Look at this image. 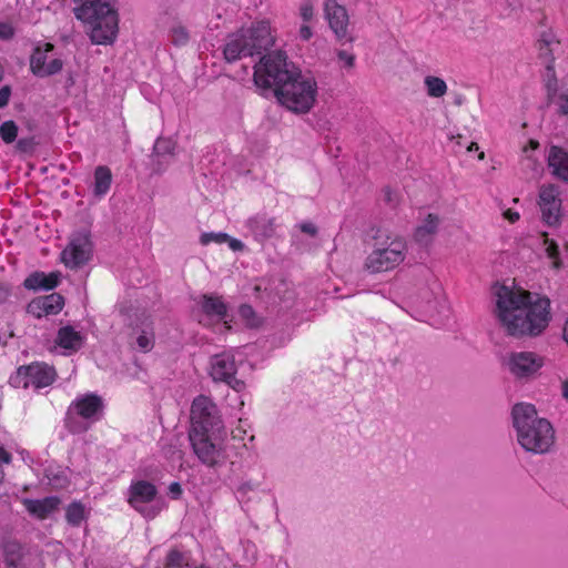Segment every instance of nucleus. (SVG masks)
<instances>
[{"mask_svg":"<svg viewBox=\"0 0 568 568\" xmlns=\"http://www.w3.org/2000/svg\"><path fill=\"white\" fill-rule=\"evenodd\" d=\"M36 143L33 139H20L17 143V149L21 152H31L33 151Z\"/></svg>","mask_w":568,"mask_h":568,"instance_id":"nucleus-43","label":"nucleus"},{"mask_svg":"<svg viewBox=\"0 0 568 568\" xmlns=\"http://www.w3.org/2000/svg\"><path fill=\"white\" fill-rule=\"evenodd\" d=\"M407 245L398 235L378 241L377 246L365 260V268L371 273L387 272L398 266L406 257Z\"/></svg>","mask_w":568,"mask_h":568,"instance_id":"nucleus-6","label":"nucleus"},{"mask_svg":"<svg viewBox=\"0 0 568 568\" xmlns=\"http://www.w3.org/2000/svg\"><path fill=\"white\" fill-rule=\"evenodd\" d=\"M13 36V28L8 23L0 22V39H10Z\"/></svg>","mask_w":568,"mask_h":568,"instance_id":"nucleus-44","label":"nucleus"},{"mask_svg":"<svg viewBox=\"0 0 568 568\" xmlns=\"http://www.w3.org/2000/svg\"><path fill=\"white\" fill-rule=\"evenodd\" d=\"M169 493L171 494L172 498L178 499L182 494L181 485L176 481L172 483L169 486Z\"/></svg>","mask_w":568,"mask_h":568,"instance_id":"nucleus-47","label":"nucleus"},{"mask_svg":"<svg viewBox=\"0 0 568 568\" xmlns=\"http://www.w3.org/2000/svg\"><path fill=\"white\" fill-rule=\"evenodd\" d=\"M111 182L112 174L110 169L104 165L98 166L94 171V195L98 197L105 195L111 186Z\"/></svg>","mask_w":568,"mask_h":568,"instance_id":"nucleus-27","label":"nucleus"},{"mask_svg":"<svg viewBox=\"0 0 568 568\" xmlns=\"http://www.w3.org/2000/svg\"><path fill=\"white\" fill-rule=\"evenodd\" d=\"M28 313L36 316V317H42V316H47V311L45 308L43 307L42 303H41V300L40 297H37L34 300H32L29 304H28Z\"/></svg>","mask_w":568,"mask_h":568,"instance_id":"nucleus-40","label":"nucleus"},{"mask_svg":"<svg viewBox=\"0 0 568 568\" xmlns=\"http://www.w3.org/2000/svg\"><path fill=\"white\" fill-rule=\"evenodd\" d=\"M112 0H73L75 7L73 13L77 19H89L93 17L94 10L102 6H111Z\"/></svg>","mask_w":568,"mask_h":568,"instance_id":"nucleus-26","label":"nucleus"},{"mask_svg":"<svg viewBox=\"0 0 568 568\" xmlns=\"http://www.w3.org/2000/svg\"><path fill=\"white\" fill-rule=\"evenodd\" d=\"M385 197H386V201L390 204H394L393 202V197H392V192L389 190H385Z\"/></svg>","mask_w":568,"mask_h":568,"instance_id":"nucleus-55","label":"nucleus"},{"mask_svg":"<svg viewBox=\"0 0 568 568\" xmlns=\"http://www.w3.org/2000/svg\"><path fill=\"white\" fill-rule=\"evenodd\" d=\"M562 397L568 399V381H565L561 385Z\"/></svg>","mask_w":568,"mask_h":568,"instance_id":"nucleus-53","label":"nucleus"},{"mask_svg":"<svg viewBox=\"0 0 568 568\" xmlns=\"http://www.w3.org/2000/svg\"><path fill=\"white\" fill-rule=\"evenodd\" d=\"M185 565L184 555L176 550L172 549L168 556L165 561V568H182Z\"/></svg>","mask_w":568,"mask_h":568,"instance_id":"nucleus-37","label":"nucleus"},{"mask_svg":"<svg viewBox=\"0 0 568 568\" xmlns=\"http://www.w3.org/2000/svg\"><path fill=\"white\" fill-rule=\"evenodd\" d=\"M274 44L268 22L261 21L251 28L241 29L230 34L224 44L223 55L227 62H235L243 57L262 54Z\"/></svg>","mask_w":568,"mask_h":568,"instance_id":"nucleus-3","label":"nucleus"},{"mask_svg":"<svg viewBox=\"0 0 568 568\" xmlns=\"http://www.w3.org/2000/svg\"><path fill=\"white\" fill-rule=\"evenodd\" d=\"M240 316L245 321L246 325L250 327H257L260 325V320L257 318L254 310L250 305H242L240 307Z\"/></svg>","mask_w":568,"mask_h":568,"instance_id":"nucleus-36","label":"nucleus"},{"mask_svg":"<svg viewBox=\"0 0 568 568\" xmlns=\"http://www.w3.org/2000/svg\"><path fill=\"white\" fill-rule=\"evenodd\" d=\"M561 102H560V109L561 112L566 115H568V93H565L561 95Z\"/></svg>","mask_w":568,"mask_h":568,"instance_id":"nucleus-50","label":"nucleus"},{"mask_svg":"<svg viewBox=\"0 0 568 568\" xmlns=\"http://www.w3.org/2000/svg\"><path fill=\"white\" fill-rule=\"evenodd\" d=\"M496 315L507 332L514 337H536L550 322V301L536 297L520 288L500 286L496 292Z\"/></svg>","mask_w":568,"mask_h":568,"instance_id":"nucleus-1","label":"nucleus"},{"mask_svg":"<svg viewBox=\"0 0 568 568\" xmlns=\"http://www.w3.org/2000/svg\"><path fill=\"white\" fill-rule=\"evenodd\" d=\"M484 158H485L484 152H480V153H479V155H478V159H479V160H484Z\"/></svg>","mask_w":568,"mask_h":568,"instance_id":"nucleus-59","label":"nucleus"},{"mask_svg":"<svg viewBox=\"0 0 568 568\" xmlns=\"http://www.w3.org/2000/svg\"><path fill=\"white\" fill-rule=\"evenodd\" d=\"M297 71L298 69L287 61V57L283 52L267 53L254 65V84L257 89L273 90L276 94Z\"/></svg>","mask_w":568,"mask_h":568,"instance_id":"nucleus-4","label":"nucleus"},{"mask_svg":"<svg viewBox=\"0 0 568 568\" xmlns=\"http://www.w3.org/2000/svg\"><path fill=\"white\" fill-rule=\"evenodd\" d=\"M10 94L11 90L8 85L0 89V108H3L8 104Z\"/></svg>","mask_w":568,"mask_h":568,"instance_id":"nucleus-45","label":"nucleus"},{"mask_svg":"<svg viewBox=\"0 0 568 568\" xmlns=\"http://www.w3.org/2000/svg\"><path fill=\"white\" fill-rule=\"evenodd\" d=\"M549 173L557 180L568 184V150L559 145H550L546 154Z\"/></svg>","mask_w":568,"mask_h":568,"instance_id":"nucleus-20","label":"nucleus"},{"mask_svg":"<svg viewBox=\"0 0 568 568\" xmlns=\"http://www.w3.org/2000/svg\"><path fill=\"white\" fill-rule=\"evenodd\" d=\"M129 494V504L144 517L154 518L161 511L160 506H145V504L153 501L158 494L153 484L146 480L133 483L130 486Z\"/></svg>","mask_w":568,"mask_h":568,"instance_id":"nucleus-11","label":"nucleus"},{"mask_svg":"<svg viewBox=\"0 0 568 568\" xmlns=\"http://www.w3.org/2000/svg\"><path fill=\"white\" fill-rule=\"evenodd\" d=\"M253 487L251 484L246 483V484H243L239 487L237 491L241 493V494H246L247 491L252 490Z\"/></svg>","mask_w":568,"mask_h":568,"instance_id":"nucleus-52","label":"nucleus"},{"mask_svg":"<svg viewBox=\"0 0 568 568\" xmlns=\"http://www.w3.org/2000/svg\"><path fill=\"white\" fill-rule=\"evenodd\" d=\"M558 44L559 43L556 42L551 36L546 34L537 42L539 57L547 63L548 69H550V63L554 61V45L558 47Z\"/></svg>","mask_w":568,"mask_h":568,"instance_id":"nucleus-30","label":"nucleus"},{"mask_svg":"<svg viewBox=\"0 0 568 568\" xmlns=\"http://www.w3.org/2000/svg\"><path fill=\"white\" fill-rule=\"evenodd\" d=\"M210 433L211 432L190 430L189 439L197 458L204 465L213 467L219 463L221 450L214 443H212Z\"/></svg>","mask_w":568,"mask_h":568,"instance_id":"nucleus-15","label":"nucleus"},{"mask_svg":"<svg viewBox=\"0 0 568 568\" xmlns=\"http://www.w3.org/2000/svg\"><path fill=\"white\" fill-rule=\"evenodd\" d=\"M7 297V291L0 286V301Z\"/></svg>","mask_w":568,"mask_h":568,"instance_id":"nucleus-57","label":"nucleus"},{"mask_svg":"<svg viewBox=\"0 0 568 568\" xmlns=\"http://www.w3.org/2000/svg\"><path fill=\"white\" fill-rule=\"evenodd\" d=\"M511 418L517 442L526 452L545 454L550 450L555 443V430L549 420L538 415L532 404H515Z\"/></svg>","mask_w":568,"mask_h":568,"instance_id":"nucleus-2","label":"nucleus"},{"mask_svg":"<svg viewBox=\"0 0 568 568\" xmlns=\"http://www.w3.org/2000/svg\"><path fill=\"white\" fill-rule=\"evenodd\" d=\"M18 135V126L13 121H6L0 126V136L4 143H12Z\"/></svg>","mask_w":568,"mask_h":568,"instance_id":"nucleus-34","label":"nucleus"},{"mask_svg":"<svg viewBox=\"0 0 568 568\" xmlns=\"http://www.w3.org/2000/svg\"><path fill=\"white\" fill-rule=\"evenodd\" d=\"M424 83L427 94L432 98H442L447 92V84L442 78L427 75L424 79Z\"/></svg>","mask_w":568,"mask_h":568,"instance_id":"nucleus-31","label":"nucleus"},{"mask_svg":"<svg viewBox=\"0 0 568 568\" xmlns=\"http://www.w3.org/2000/svg\"><path fill=\"white\" fill-rule=\"evenodd\" d=\"M52 50L53 45L51 43H44L42 47L36 48L30 60L33 74L43 78L55 74L62 69V61L49 55Z\"/></svg>","mask_w":568,"mask_h":568,"instance_id":"nucleus-16","label":"nucleus"},{"mask_svg":"<svg viewBox=\"0 0 568 568\" xmlns=\"http://www.w3.org/2000/svg\"><path fill=\"white\" fill-rule=\"evenodd\" d=\"M170 39L174 45H185L189 41V32L183 26H174L170 31Z\"/></svg>","mask_w":568,"mask_h":568,"instance_id":"nucleus-35","label":"nucleus"},{"mask_svg":"<svg viewBox=\"0 0 568 568\" xmlns=\"http://www.w3.org/2000/svg\"><path fill=\"white\" fill-rule=\"evenodd\" d=\"M564 337H565V341L568 343V320L565 323Z\"/></svg>","mask_w":568,"mask_h":568,"instance_id":"nucleus-56","label":"nucleus"},{"mask_svg":"<svg viewBox=\"0 0 568 568\" xmlns=\"http://www.w3.org/2000/svg\"><path fill=\"white\" fill-rule=\"evenodd\" d=\"M544 365V358L534 352H513L508 355L507 367L516 378H530Z\"/></svg>","mask_w":568,"mask_h":568,"instance_id":"nucleus-13","label":"nucleus"},{"mask_svg":"<svg viewBox=\"0 0 568 568\" xmlns=\"http://www.w3.org/2000/svg\"><path fill=\"white\" fill-rule=\"evenodd\" d=\"M300 37L303 40H308L312 37V30L308 26H302L300 29Z\"/></svg>","mask_w":568,"mask_h":568,"instance_id":"nucleus-49","label":"nucleus"},{"mask_svg":"<svg viewBox=\"0 0 568 568\" xmlns=\"http://www.w3.org/2000/svg\"><path fill=\"white\" fill-rule=\"evenodd\" d=\"M40 300L48 315L58 314L64 304L63 297L58 293L41 296Z\"/></svg>","mask_w":568,"mask_h":568,"instance_id":"nucleus-32","label":"nucleus"},{"mask_svg":"<svg viewBox=\"0 0 568 568\" xmlns=\"http://www.w3.org/2000/svg\"><path fill=\"white\" fill-rule=\"evenodd\" d=\"M92 254V243L87 234L75 235L68 246L62 251L61 256L65 266L77 268L84 265Z\"/></svg>","mask_w":568,"mask_h":568,"instance_id":"nucleus-14","label":"nucleus"},{"mask_svg":"<svg viewBox=\"0 0 568 568\" xmlns=\"http://www.w3.org/2000/svg\"><path fill=\"white\" fill-rule=\"evenodd\" d=\"M440 222L442 220L439 215L428 213L424 219L419 221L418 225L416 226L414 232V240L423 246H428L434 241Z\"/></svg>","mask_w":568,"mask_h":568,"instance_id":"nucleus-22","label":"nucleus"},{"mask_svg":"<svg viewBox=\"0 0 568 568\" xmlns=\"http://www.w3.org/2000/svg\"><path fill=\"white\" fill-rule=\"evenodd\" d=\"M67 521L72 526H79L84 519V507L81 503L70 504L65 513Z\"/></svg>","mask_w":568,"mask_h":568,"instance_id":"nucleus-33","label":"nucleus"},{"mask_svg":"<svg viewBox=\"0 0 568 568\" xmlns=\"http://www.w3.org/2000/svg\"><path fill=\"white\" fill-rule=\"evenodd\" d=\"M278 102L295 113L305 114L316 102L317 83L311 75L297 71L275 94Z\"/></svg>","mask_w":568,"mask_h":568,"instance_id":"nucleus-5","label":"nucleus"},{"mask_svg":"<svg viewBox=\"0 0 568 568\" xmlns=\"http://www.w3.org/2000/svg\"><path fill=\"white\" fill-rule=\"evenodd\" d=\"M12 460V456L2 446H0V468L2 465H8Z\"/></svg>","mask_w":568,"mask_h":568,"instance_id":"nucleus-46","label":"nucleus"},{"mask_svg":"<svg viewBox=\"0 0 568 568\" xmlns=\"http://www.w3.org/2000/svg\"><path fill=\"white\" fill-rule=\"evenodd\" d=\"M138 347L142 352H149L154 346V337L152 333L143 331L136 338Z\"/></svg>","mask_w":568,"mask_h":568,"instance_id":"nucleus-39","label":"nucleus"},{"mask_svg":"<svg viewBox=\"0 0 568 568\" xmlns=\"http://www.w3.org/2000/svg\"><path fill=\"white\" fill-rule=\"evenodd\" d=\"M538 206L542 222L548 226H558L562 217V200L559 185L554 183L540 185Z\"/></svg>","mask_w":568,"mask_h":568,"instance_id":"nucleus-10","label":"nucleus"},{"mask_svg":"<svg viewBox=\"0 0 568 568\" xmlns=\"http://www.w3.org/2000/svg\"><path fill=\"white\" fill-rule=\"evenodd\" d=\"M175 151V142L171 139L160 138L155 141L152 153L153 172L161 173L172 161Z\"/></svg>","mask_w":568,"mask_h":568,"instance_id":"nucleus-21","label":"nucleus"},{"mask_svg":"<svg viewBox=\"0 0 568 568\" xmlns=\"http://www.w3.org/2000/svg\"><path fill=\"white\" fill-rule=\"evenodd\" d=\"M103 409L102 399L93 394L77 398L69 407L65 416V427L73 434H80L89 428L88 420L100 418Z\"/></svg>","mask_w":568,"mask_h":568,"instance_id":"nucleus-7","label":"nucleus"},{"mask_svg":"<svg viewBox=\"0 0 568 568\" xmlns=\"http://www.w3.org/2000/svg\"><path fill=\"white\" fill-rule=\"evenodd\" d=\"M23 505L30 515L38 519H45L58 509L60 499L55 496L43 499H24Z\"/></svg>","mask_w":568,"mask_h":568,"instance_id":"nucleus-23","label":"nucleus"},{"mask_svg":"<svg viewBox=\"0 0 568 568\" xmlns=\"http://www.w3.org/2000/svg\"><path fill=\"white\" fill-rule=\"evenodd\" d=\"M478 144L476 142H470V144L467 146L468 152L478 151Z\"/></svg>","mask_w":568,"mask_h":568,"instance_id":"nucleus-54","label":"nucleus"},{"mask_svg":"<svg viewBox=\"0 0 568 568\" xmlns=\"http://www.w3.org/2000/svg\"><path fill=\"white\" fill-rule=\"evenodd\" d=\"M24 376L23 387L33 386L34 388L47 387L55 379V371L45 364H34L24 368H19L18 375Z\"/></svg>","mask_w":568,"mask_h":568,"instance_id":"nucleus-19","label":"nucleus"},{"mask_svg":"<svg viewBox=\"0 0 568 568\" xmlns=\"http://www.w3.org/2000/svg\"><path fill=\"white\" fill-rule=\"evenodd\" d=\"M301 230H302V232L307 233L312 236L316 235V233H317L316 226L312 223H303L301 225Z\"/></svg>","mask_w":568,"mask_h":568,"instance_id":"nucleus-48","label":"nucleus"},{"mask_svg":"<svg viewBox=\"0 0 568 568\" xmlns=\"http://www.w3.org/2000/svg\"><path fill=\"white\" fill-rule=\"evenodd\" d=\"M212 242H215L217 244H223V243H229V246L233 250V251H241L243 250L244 245L241 241L236 240V239H232L226 233H222V232H219V233H214V232H209V233H203L201 236H200V243L202 245H209L210 243Z\"/></svg>","mask_w":568,"mask_h":568,"instance_id":"nucleus-28","label":"nucleus"},{"mask_svg":"<svg viewBox=\"0 0 568 568\" xmlns=\"http://www.w3.org/2000/svg\"><path fill=\"white\" fill-rule=\"evenodd\" d=\"M300 14L302 19L307 22L314 17V4L311 0H303L300 6Z\"/></svg>","mask_w":568,"mask_h":568,"instance_id":"nucleus-41","label":"nucleus"},{"mask_svg":"<svg viewBox=\"0 0 568 568\" xmlns=\"http://www.w3.org/2000/svg\"><path fill=\"white\" fill-rule=\"evenodd\" d=\"M202 310L210 316L222 320L226 314V305L219 296L204 295L202 297Z\"/></svg>","mask_w":568,"mask_h":568,"instance_id":"nucleus-29","label":"nucleus"},{"mask_svg":"<svg viewBox=\"0 0 568 568\" xmlns=\"http://www.w3.org/2000/svg\"><path fill=\"white\" fill-rule=\"evenodd\" d=\"M325 17L328 20L329 27L337 37V39H345L352 41L348 37V14L346 9L338 4L336 0H325L324 3Z\"/></svg>","mask_w":568,"mask_h":568,"instance_id":"nucleus-17","label":"nucleus"},{"mask_svg":"<svg viewBox=\"0 0 568 568\" xmlns=\"http://www.w3.org/2000/svg\"><path fill=\"white\" fill-rule=\"evenodd\" d=\"M55 343L69 353H74L83 345V336L72 326H64L59 329Z\"/></svg>","mask_w":568,"mask_h":568,"instance_id":"nucleus-25","label":"nucleus"},{"mask_svg":"<svg viewBox=\"0 0 568 568\" xmlns=\"http://www.w3.org/2000/svg\"><path fill=\"white\" fill-rule=\"evenodd\" d=\"M506 217H507L510 222H516V221L519 219V214H518L517 212L507 211V212H506Z\"/></svg>","mask_w":568,"mask_h":568,"instance_id":"nucleus-51","label":"nucleus"},{"mask_svg":"<svg viewBox=\"0 0 568 568\" xmlns=\"http://www.w3.org/2000/svg\"><path fill=\"white\" fill-rule=\"evenodd\" d=\"M236 364L234 356L229 353L214 355L210 363V375L215 382H223L234 390L240 392L244 388V382L235 377Z\"/></svg>","mask_w":568,"mask_h":568,"instance_id":"nucleus-12","label":"nucleus"},{"mask_svg":"<svg viewBox=\"0 0 568 568\" xmlns=\"http://www.w3.org/2000/svg\"><path fill=\"white\" fill-rule=\"evenodd\" d=\"M91 26L90 39L95 44H110L118 34V14L111 6H102L94 10L93 17L80 19Z\"/></svg>","mask_w":568,"mask_h":568,"instance_id":"nucleus-8","label":"nucleus"},{"mask_svg":"<svg viewBox=\"0 0 568 568\" xmlns=\"http://www.w3.org/2000/svg\"><path fill=\"white\" fill-rule=\"evenodd\" d=\"M3 477H4V473H3L2 468H0V481L3 479Z\"/></svg>","mask_w":568,"mask_h":568,"instance_id":"nucleus-58","label":"nucleus"},{"mask_svg":"<svg viewBox=\"0 0 568 568\" xmlns=\"http://www.w3.org/2000/svg\"><path fill=\"white\" fill-rule=\"evenodd\" d=\"M542 235L545 237L544 244L546 245V253L550 258L554 260V266L558 267L560 265V262L558 261V245L555 241L548 239L546 233H544Z\"/></svg>","mask_w":568,"mask_h":568,"instance_id":"nucleus-38","label":"nucleus"},{"mask_svg":"<svg viewBox=\"0 0 568 568\" xmlns=\"http://www.w3.org/2000/svg\"><path fill=\"white\" fill-rule=\"evenodd\" d=\"M4 568H29L31 562L30 550L16 539L2 541Z\"/></svg>","mask_w":568,"mask_h":568,"instance_id":"nucleus-18","label":"nucleus"},{"mask_svg":"<svg viewBox=\"0 0 568 568\" xmlns=\"http://www.w3.org/2000/svg\"><path fill=\"white\" fill-rule=\"evenodd\" d=\"M337 57L339 62L343 63V68L352 69L355 64V55L352 53H348L347 51H338Z\"/></svg>","mask_w":568,"mask_h":568,"instance_id":"nucleus-42","label":"nucleus"},{"mask_svg":"<svg viewBox=\"0 0 568 568\" xmlns=\"http://www.w3.org/2000/svg\"><path fill=\"white\" fill-rule=\"evenodd\" d=\"M60 281V274L52 272L45 274L43 272H34L30 274L23 282V285L28 290H52L58 286Z\"/></svg>","mask_w":568,"mask_h":568,"instance_id":"nucleus-24","label":"nucleus"},{"mask_svg":"<svg viewBox=\"0 0 568 568\" xmlns=\"http://www.w3.org/2000/svg\"><path fill=\"white\" fill-rule=\"evenodd\" d=\"M223 427L222 419L215 403L203 395L197 396L191 406V429L203 432H219Z\"/></svg>","mask_w":568,"mask_h":568,"instance_id":"nucleus-9","label":"nucleus"}]
</instances>
